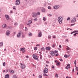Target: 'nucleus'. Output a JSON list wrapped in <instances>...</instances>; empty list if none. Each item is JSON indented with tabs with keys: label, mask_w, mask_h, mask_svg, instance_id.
<instances>
[{
	"label": "nucleus",
	"mask_w": 78,
	"mask_h": 78,
	"mask_svg": "<svg viewBox=\"0 0 78 78\" xmlns=\"http://www.w3.org/2000/svg\"><path fill=\"white\" fill-rule=\"evenodd\" d=\"M58 20L59 23H62V17L61 16L58 17Z\"/></svg>",
	"instance_id": "obj_1"
},
{
	"label": "nucleus",
	"mask_w": 78,
	"mask_h": 78,
	"mask_svg": "<svg viewBox=\"0 0 78 78\" xmlns=\"http://www.w3.org/2000/svg\"><path fill=\"white\" fill-rule=\"evenodd\" d=\"M21 64V68L22 69H25V67H26V66L25 65L22 64L21 63H20Z\"/></svg>",
	"instance_id": "obj_2"
},
{
	"label": "nucleus",
	"mask_w": 78,
	"mask_h": 78,
	"mask_svg": "<svg viewBox=\"0 0 78 78\" xmlns=\"http://www.w3.org/2000/svg\"><path fill=\"white\" fill-rule=\"evenodd\" d=\"M59 8V5H55L53 7V9H58Z\"/></svg>",
	"instance_id": "obj_3"
},
{
	"label": "nucleus",
	"mask_w": 78,
	"mask_h": 78,
	"mask_svg": "<svg viewBox=\"0 0 78 78\" xmlns=\"http://www.w3.org/2000/svg\"><path fill=\"white\" fill-rule=\"evenodd\" d=\"M22 31H20L19 33L17 35V37L19 38L20 37V34H22Z\"/></svg>",
	"instance_id": "obj_4"
},
{
	"label": "nucleus",
	"mask_w": 78,
	"mask_h": 78,
	"mask_svg": "<svg viewBox=\"0 0 78 78\" xmlns=\"http://www.w3.org/2000/svg\"><path fill=\"white\" fill-rule=\"evenodd\" d=\"M76 17H74L73 20L71 21V23H75L76 22Z\"/></svg>",
	"instance_id": "obj_5"
},
{
	"label": "nucleus",
	"mask_w": 78,
	"mask_h": 78,
	"mask_svg": "<svg viewBox=\"0 0 78 78\" xmlns=\"http://www.w3.org/2000/svg\"><path fill=\"white\" fill-rule=\"evenodd\" d=\"M10 31L9 30H7L6 32V35L7 36H9V34H10Z\"/></svg>",
	"instance_id": "obj_6"
},
{
	"label": "nucleus",
	"mask_w": 78,
	"mask_h": 78,
	"mask_svg": "<svg viewBox=\"0 0 78 78\" xmlns=\"http://www.w3.org/2000/svg\"><path fill=\"white\" fill-rule=\"evenodd\" d=\"M33 57L34 59L38 60V59H37V56L36 55L34 54L33 55Z\"/></svg>",
	"instance_id": "obj_7"
},
{
	"label": "nucleus",
	"mask_w": 78,
	"mask_h": 78,
	"mask_svg": "<svg viewBox=\"0 0 78 78\" xmlns=\"http://www.w3.org/2000/svg\"><path fill=\"white\" fill-rule=\"evenodd\" d=\"M48 69L47 68L44 69L43 71V72L45 73H48Z\"/></svg>",
	"instance_id": "obj_8"
},
{
	"label": "nucleus",
	"mask_w": 78,
	"mask_h": 78,
	"mask_svg": "<svg viewBox=\"0 0 78 78\" xmlns=\"http://www.w3.org/2000/svg\"><path fill=\"white\" fill-rule=\"evenodd\" d=\"M50 54L52 55L53 56H55V54L54 52V51H51L50 52Z\"/></svg>",
	"instance_id": "obj_9"
},
{
	"label": "nucleus",
	"mask_w": 78,
	"mask_h": 78,
	"mask_svg": "<svg viewBox=\"0 0 78 78\" xmlns=\"http://www.w3.org/2000/svg\"><path fill=\"white\" fill-rule=\"evenodd\" d=\"M19 4H20V1L19 0H16L15 5H19Z\"/></svg>",
	"instance_id": "obj_10"
},
{
	"label": "nucleus",
	"mask_w": 78,
	"mask_h": 78,
	"mask_svg": "<svg viewBox=\"0 0 78 78\" xmlns=\"http://www.w3.org/2000/svg\"><path fill=\"white\" fill-rule=\"evenodd\" d=\"M8 70L9 72V73H12V74L14 73V71L13 70H11V69H9Z\"/></svg>",
	"instance_id": "obj_11"
},
{
	"label": "nucleus",
	"mask_w": 78,
	"mask_h": 78,
	"mask_svg": "<svg viewBox=\"0 0 78 78\" xmlns=\"http://www.w3.org/2000/svg\"><path fill=\"white\" fill-rule=\"evenodd\" d=\"M41 12H45V8L44 7H42V9H41Z\"/></svg>",
	"instance_id": "obj_12"
},
{
	"label": "nucleus",
	"mask_w": 78,
	"mask_h": 78,
	"mask_svg": "<svg viewBox=\"0 0 78 78\" xmlns=\"http://www.w3.org/2000/svg\"><path fill=\"white\" fill-rule=\"evenodd\" d=\"M37 16V13H35V12L33 13L32 17H36Z\"/></svg>",
	"instance_id": "obj_13"
},
{
	"label": "nucleus",
	"mask_w": 78,
	"mask_h": 78,
	"mask_svg": "<svg viewBox=\"0 0 78 78\" xmlns=\"http://www.w3.org/2000/svg\"><path fill=\"white\" fill-rule=\"evenodd\" d=\"M5 16L7 20H9V16L8 15H5Z\"/></svg>",
	"instance_id": "obj_14"
},
{
	"label": "nucleus",
	"mask_w": 78,
	"mask_h": 78,
	"mask_svg": "<svg viewBox=\"0 0 78 78\" xmlns=\"http://www.w3.org/2000/svg\"><path fill=\"white\" fill-rule=\"evenodd\" d=\"M67 66L66 67V69H69L70 68V64H67Z\"/></svg>",
	"instance_id": "obj_15"
},
{
	"label": "nucleus",
	"mask_w": 78,
	"mask_h": 78,
	"mask_svg": "<svg viewBox=\"0 0 78 78\" xmlns=\"http://www.w3.org/2000/svg\"><path fill=\"white\" fill-rule=\"evenodd\" d=\"M50 49H51V48L50 47H46V50H48L49 51H50Z\"/></svg>",
	"instance_id": "obj_16"
},
{
	"label": "nucleus",
	"mask_w": 78,
	"mask_h": 78,
	"mask_svg": "<svg viewBox=\"0 0 78 78\" xmlns=\"http://www.w3.org/2000/svg\"><path fill=\"white\" fill-rule=\"evenodd\" d=\"M42 36V32H40L38 34V36L39 37H41Z\"/></svg>",
	"instance_id": "obj_17"
},
{
	"label": "nucleus",
	"mask_w": 78,
	"mask_h": 78,
	"mask_svg": "<svg viewBox=\"0 0 78 78\" xmlns=\"http://www.w3.org/2000/svg\"><path fill=\"white\" fill-rule=\"evenodd\" d=\"M2 28H6V24H4L2 25Z\"/></svg>",
	"instance_id": "obj_18"
},
{
	"label": "nucleus",
	"mask_w": 78,
	"mask_h": 78,
	"mask_svg": "<svg viewBox=\"0 0 78 78\" xmlns=\"http://www.w3.org/2000/svg\"><path fill=\"white\" fill-rule=\"evenodd\" d=\"M25 48H21L20 49V51H23V50H25Z\"/></svg>",
	"instance_id": "obj_19"
},
{
	"label": "nucleus",
	"mask_w": 78,
	"mask_h": 78,
	"mask_svg": "<svg viewBox=\"0 0 78 78\" xmlns=\"http://www.w3.org/2000/svg\"><path fill=\"white\" fill-rule=\"evenodd\" d=\"M9 74H6L5 76V78H9Z\"/></svg>",
	"instance_id": "obj_20"
},
{
	"label": "nucleus",
	"mask_w": 78,
	"mask_h": 78,
	"mask_svg": "<svg viewBox=\"0 0 78 78\" xmlns=\"http://www.w3.org/2000/svg\"><path fill=\"white\" fill-rule=\"evenodd\" d=\"M28 23H30V24L32 23V21H31V20H29L28 21Z\"/></svg>",
	"instance_id": "obj_21"
},
{
	"label": "nucleus",
	"mask_w": 78,
	"mask_h": 78,
	"mask_svg": "<svg viewBox=\"0 0 78 78\" xmlns=\"http://www.w3.org/2000/svg\"><path fill=\"white\" fill-rule=\"evenodd\" d=\"M41 51H45V48L44 47H42L41 48Z\"/></svg>",
	"instance_id": "obj_22"
},
{
	"label": "nucleus",
	"mask_w": 78,
	"mask_h": 78,
	"mask_svg": "<svg viewBox=\"0 0 78 78\" xmlns=\"http://www.w3.org/2000/svg\"><path fill=\"white\" fill-rule=\"evenodd\" d=\"M64 57L65 58H69V56H67V55H65L64 56Z\"/></svg>",
	"instance_id": "obj_23"
},
{
	"label": "nucleus",
	"mask_w": 78,
	"mask_h": 78,
	"mask_svg": "<svg viewBox=\"0 0 78 78\" xmlns=\"http://www.w3.org/2000/svg\"><path fill=\"white\" fill-rule=\"evenodd\" d=\"M3 43L2 42L0 43V47H2L3 45Z\"/></svg>",
	"instance_id": "obj_24"
},
{
	"label": "nucleus",
	"mask_w": 78,
	"mask_h": 78,
	"mask_svg": "<svg viewBox=\"0 0 78 78\" xmlns=\"http://www.w3.org/2000/svg\"><path fill=\"white\" fill-rule=\"evenodd\" d=\"M34 50H37V47H35L34 48Z\"/></svg>",
	"instance_id": "obj_25"
},
{
	"label": "nucleus",
	"mask_w": 78,
	"mask_h": 78,
	"mask_svg": "<svg viewBox=\"0 0 78 78\" xmlns=\"http://www.w3.org/2000/svg\"><path fill=\"white\" fill-rule=\"evenodd\" d=\"M22 38H25V35H22Z\"/></svg>",
	"instance_id": "obj_26"
},
{
	"label": "nucleus",
	"mask_w": 78,
	"mask_h": 78,
	"mask_svg": "<svg viewBox=\"0 0 78 78\" xmlns=\"http://www.w3.org/2000/svg\"><path fill=\"white\" fill-rule=\"evenodd\" d=\"M16 34V32L15 31L13 33V36H14Z\"/></svg>",
	"instance_id": "obj_27"
},
{
	"label": "nucleus",
	"mask_w": 78,
	"mask_h": 78,
	"mask_svg": "<svg viewBox=\"0 0 78 78\" xmlns=\"http://www.w3.org/2000/svg\"><path fill=\"white\" fill-rule=\"evenodd\" d=\"M59 64H60V62H57V63H56V65H57V66H58V65H59Z\"/></svg>",
	"instance_id": "obj_28"
},
{
	"label": "nucleus",
	"mask_w": 78,
	"mask_h": 78,
	"mask_svg": "<svg viewBox=\"0 0 78 78\" xmlns=\"http://www.w3.org/2000/svg\"><path fill=\"white\" fill-rule=\"evenodd\" d=\"M54 53H58V51H56V50H55L54 51Z\"/></svg>",
	"instance_id": "obj_29"
},
{
	"label": "nucleus",
	"mask_w": 78,
	"mask_h": 78,
	"mask_svg": "<svg viewBox=\"0 0 78 78\" xmlns=\"http://www.w3.org/2000/svg\"><path fill=\"white\" fill-rule=\"evenodd\" d=\"M29 35L30 36H32V34L31 33H29Z\"/></svg>",
	"instance_id": "obj_30"
},
{
	"label": "nucleus",
	"mask_w": 78,
	"mask_h": 78,
	"mask_svg": "<svg viewBox=\"0 0 78 78\" xmlns=\"http://www.w3.org/2000/svg\"><path fill=\"white\" fill-rule=\"evenodd\" d=\"M52 47L53 48H55V44H54L52 45Z\"/></svg>",
	"instance_id": "obj_31"
},
{
	"label": "nucleus",
	"mask_w": 78,
	"mask_h": 78,
	"mask_svg": "<svg viewBox=\"0 0 78 78\" xmlns=\"http://www.w3.org/2000/svg\"><path fill=\"white\" fill-rule=\"evenodd\" d=\"M13 9H15V10H16V6H14L13 7Z\"/></svg>",
	"instance_id": "obj_32"
},
{
	"label": "nucleus",
	"mask_w": 78,
	"mask_h": 78,
	"mask_svg": "<svg viewBox=\"0 0 78 78\" xmlns=\"http://www.w3.org/2000/svg\"><path fill=\"white\" fill-rule=\"evenodd\" d=\"M48 9H51V7H50V6H48Z\"/></svg>",
	"instance_id": "obj_33"
},
{
	"label": "nucleus",
	"mask_w": 78,
	"mask_h": 78,
	"mask_svg": "<svg viewBox=\"0 0 78 78\" xmlns=\"http://www.w3.org/2000/svg\"><path fill=\"white\" fill-rule=\"evenodd\" d=\"M38 78H42V75H39L38 76Z\"/></svg>",
	"instance_id": "obj_34"
},
{
	"label": "nucleus",
	"mask_w": 78,
	"mask_h": 78,
	"mask_svg": "<svg viewBox=\"0 0 78 78\" xmlns=\"http://www.w3.org/2000/svg\"><path fill=\"white\" fill-rule=\"evenodd\" d=\"M3 66H5V62L3 63Z\"/></svg>",
	"instance_id": "obj_35"
},
{
	"label": "nucleus",
	"mask_w": 78,
	"mask_h": 78,
	"mask_svg": "<svg viewBox=\"0 0 78 78\" xmlns=\"http://www.w3.org/2000/svg\"><path fill=\"white\" fill-rule=\"evenodd\" d=\"M44 6H47V3L45 2L44 4Z\"/></svg>",
	"instance_id": "obj_36"
},
{
	"label": "nucleus",
	"mask_w": 78,
	"mask_h": 78,
	"mask_svg": "<svg viewBox=\"0 0 78 78\" xmlns=\"http://www.w3.org/2000/svg\"><path fill=\"white\" fill-rule=\"evenodd\" d=\"M25 31H28V28H27V27H26L25 28Z\"/></svg>",
	"instance_id": "obj_37"
},
{
	"label": "nucleus",
	"mask_w": 78,
	"mask_h": 78,
	"mask_svg": "<svg viewBox=\"0 0 78 78\" xmlns=\"http://www.w3.org/2000/svg\"><path fill=\"white\" fill-rule=\"evenodd\" d=\"M34 21L35 22L36 21H37V18H35L34 20Z\"/></svg>",
	"instance_id": "obj_38"
},
{
	"label": "nucleus",
	"mask_w": 78,
	"mask_h": 78,
	"mask_svg": "<svg viewBox=\"0 0 78 78\" xmlns=\"http://www.w3.org/2000/svg\"><path fill=\"white\" fill-rule=\"evenodd\" d=\"M37 15H40V12H37Z\"/></svg>",
	"instance_id": "obj_39"
},
{
	"label": "nucleus",
	"mask_w": 78,
	"mask_h": 78,
	"mask_svg": "<svg viewBox=\"0 0 78 78\" xmlns=\"http://www.w3.org/2000/svg\"><path fill=\"white\" fill-rule=\"evenodd\" d=\"M75 33V31H73V32H71V34H73V33Z\"/></svg>",
	"instance_id": "obj_40"
},
{
	"label": "nucleus",
	"mask_w": 78,
	"mask_h": 78,
	"mask_svg": "<svg viewBox=\"0 0 78 78\" xmlns=\"http://www.w3.org/2000/svg\"><path fill=\"white\" fill-rule=\"evenodd\" d=\"M18 78L17 77H16V75H15V76H13V78Z\"/></svg>",
	"instance_id": "obj_41"
},
{
	"label": "nucleus",
	"mask_w": 78,
	"mask_h": 78,
	"mask_svg": "<svg viewBox=\"0 0 78 78\" xmlns=\"http://www.w3.org/2000/svg\"><path fill=\"white\" fill-rule=\"evenodd\" d=\"M43 76H47V74L45 73H44L43 74Z\"/></svg>",
	"instance_id": "obj_42"
},
{
	"label": "nucleus",
	"mask_w": 78,
	"mask_h": 78,
	"mask_svg": "<svg viewBox=\"0 0 78 78\" xmlns=\"http://www.w3.org/2000/svg\"><path fill=\"white\" fill-rule=\"evenodd\" d=\"M70 19V17H68L67 19V20H69Z\"/></svg>",
	"instance_id": "obj_43"
},
{
	"label": "nucleus",
	"mask_w": 78,
	"mask_h": 78,
	"mask_svg": "<svg viewBox=\"0 0 78 78\" xmlns=\"http://www.w3.org/2000/svg\"><path fill=\"white\" fill-rule=\"evenodd\" d=\"M55 77H56V78H58V74H57L55 76Z\"/></svg>",
	"instance_id": "obj_44"
},
{
	"label": "nucleus",
	"mask_w": 78,
	"mask_h": 78,
	"mask_svg": "<svg viewBox=\"0 0 78 78\" xmlns=\"http://www.w3.org/2000/svg\"><path fill=\"white\" fill-rule=\"evenodd\" d=\"M43 20H44V21H45V17H43Z\"/></svg>",
	"instance_id": "obj_45"
},
{
	"label": "nucleus",
	"mask_w": 78,
	"mask_h": 78,
	"mask_svg": "<svg viewBox=\"0 0 78 78\" xmlns=\"http://www.w3.org/2000/svg\"><path fill=\"white\" fill-rule=\"evenodd\" d=\"M75 25V23L71 24V26H73V25Z\"/></svg>",
	"instance_id": "obj_46"
},
{
	"label": "nucleus",
	"mask_w": 78,
	"mask_h": 78,
	"mask_svg": "<svg viewBox=\"0 0 78 78\" xmlns=\"http://www.w3.org/2000/svg\"><path fill=\"white\" fill-rule=\"evenodd\" d=\"M8 28H9V29H11L12 28V27H8Z\"/></svg>",
	"instance_id": "obj_47"
},
{
	"label": "nucleus",
	"mask_w": 78,
	"mask_h": 78,
	"mask_svg": "<svg viewBox=\"0 0 78 78\" xmlns=\"http://www.w3.org/2000/svg\"><path fill=\"white\" fill-rule=\"evenodd\" d=\"M14 25H18V23H15Z\"/></svg>",
	"instance_id": "obj_48"
},
{
	"label": "nucleus",
	"mask_w": 78,
	"mask_h": 78,
	"mask_svg": "<svg viewBox=\"0 0 78 78\" xmlns=\"http://www.w3.org/2000/svg\"><path fill=\"white\" fill-rule=\"evenodd\" d=\"M58 55H59V54H58V53H57L55 55L56 56H58Z\"/></svg>",
	"instance_id": "obj_49"
},
{
	"label": "nucleus",
	"mask_w": 78,
	"mask_h": 78,
	"mask_svg": "<svg viewBox=\"0 0 78 78\" xmlns=\"http://www.w3.org/2000/svg\"><path fill=\"white\" fill-rule=\"evenodd\" d=\"M48 38H49V39H50V38H51V36L50 35H49L48 37Z\"/></svg>",
	"instance_id": "obj_50"
},
{
	"label": "nucleus",
	"mask_w": 78,
	"mask_h": 78,
	"mask_svg": "<svg viewBox=\"0 0 78 78\" xmlns=\"http://www.w3.org/2000/svg\"><path fill=\"white\" fill-rule=\"evenodd\" d=\"M76 60H75V61H74V64H75V66H76Z\"/></svg>",
	"instance_id": "obj_51"
},
{
	"label": "nucleus",
	"mask_w": 78,
	"mask_h": 78,
	"mask_svg": "<svg viewBox=\"0 0 78 78\" xmlns=\"http://www.w3.org/2000/svg\"><path fill=\"white\" fill-rule=\"evenodd\" d=\"M66 49H67V50H70V48H69V47H68V48H66Z\"/></svg>",
	"instance_id": "obj_52"
},
{
	"label": "nucleus",
	"mask_w": 78,
	"mask_h": 78,
	"mask_svg": "<svg viewBox=\"0 0 78 78\" xmlns=\"http://www.w3.org/2000/svg\"><path fill=\"white\" fill-rule=\"evenodd\" d=\"M51 67L53 69H54V68H55V66H51Z\"/></svg>",
	"instance_id": "obj_53"
},
{
	"label": "nucleus",
	"mask_w": 78,
	"mask_h": 78,
	"mask_svg": "<svg viewBox=\"0 0 78 78\" xmlns=\"http://www.w3.org/2000/svg\"><path fill=\"white\" fill-rule=\"evenodd\" d=\"M25 51H26L25 50H24L23 51L22 53H25Z\"/></svg>",
	"instance_id": "obj_54"
},
{
	"label": "nucleus",
	"mask_w": 78,
	"mask_h": 78,
	"mask_svg": "<svg viewBox=\"0 0 78 78\" xmlns=\"http://www.w3.org/2000/svg\"><path fill=\"white\" fill-rule=\"evenodd\" d=\"M36 46H37V47H39L40 46V44H38L36 45Z\"/></svg>",
	"instance_id": "obj_55"
},
{
	"label": "nucleus",
	"mask_w": 78,
	"mask_h": 78,
	"mask_svg": "<svg viewBox=\"0 0 78 78\" xmlns=\"http://www.w3.org/2000/svg\"><path fill=\"white\" fill-rule=\"evenodd\" d=\"M40 59H42V55H40Z\"/></svg>",
	"instance_id": "obj_56"
},
{
	"label": "nucleus",
	"mask_w": 78,
	"mask_h": 78,
	"mask_svg": "<svg viewBox=\"0 0 78 78\" xmlns=\"http://www.w3.org/2000/svg\"><path fill=\"white\" fill-rule=\"evenodd\" d=\"M76 33H75L74 34H73V36H76Z\"/></svg>",
	"instance_id": "obj_57"
},
{
	"label": "nucleus",
	"mask_w": 78,
	"mask_h": 78,
	"mask_svg": "<svg viewBox=\"0 0 78 78\" xmlns=\"http://www.w3.org/2000/svg\"><path fill=\"white\" fill-rule=\"evenodd\" d=\"M55 62H58V60H55Z\"/></svg>",
	"instance_id": "obj_58"
},
{
	"label": "nucleus",
	"mask_w": 78,
	"mask_h": 78,
	"mask_svg": "<svg viewBox=\"0 0 78 78\" xmlns=\"http://www.w3.org/2000/svg\"><path fill=\"white\" fill-rule=\"evenodd\" d=\"M30 23H28L27 24V25H29V26H30Z\"/></svg>",
	"instance_id": "obj_59"
},
{
	"label": "nucleus",
	"mask_w": 78,
	"mask_h": 78,
	"mask_svg": "<svg viewBox=\"0 0 78 78\" xmlns=\"http://www.w3.org/2000/svg\"><path fill=\"white\" fill-rule=\"evenodd\" d=\"M59 60H60V61H62V59H60Z\"/></svg>",
	"instance_id": "obj_60"
},
{
	"label": "nucleus",
	"mask_w": 78,
	"mask_h": 78,
	"mask_svg": "<svg viewBox=\"0 0 78 78\" xmlns=\"http://www.w3.org/2000/svg\"><path fill=\"white\" fill-rule=\"evenodd\" d=\"M13 12V11H11L10 12V13L11 14V13H12Z\"/></svg>",
	"instance_id": "obj_61"
},
{
	"label": "nucleus",
	"mask_w": 78,
	"mask_h": 78,
	"mask_svg": "<svg viewBox=\"0 0 78 78\" xmlns=\"http://www.w3.org/2000/svg\"><path fill=\"white\" fill-rule=\"evenodd\" d=\"M48 16H51V15L50 14H48Z\"/></svg>",
	"instance_id": "obj_62"
},
{
	"label": "nucleus",
	"mask_w": 78,
	"mask_h": 78,
	"mask_svg": "<svg viewBox=\"0 0 78 78\" xmlns=\"http://www.w3.org/2000/svg\"><path fill=\"white\" fill-rule=\"evenodd\" d=\"M55 36H53V38H55Z\"/></svg>",
	"instance_id": "obj_63"
},
{
	"label": "nucleus",
	"mask_w": 78,
	"mask_h": 78,
	"mask_svg": "<svg viewBox=\"0 0 78 78\" xmlns=\"http://www.w3.org/2000/svg\"><path fill=\"white\" fill-rule=\"evenodd\" d=\"M76 17H78V14H77L76 16Z\"/></svg>",
	"instance_id": "obj_64"
}]
</instances>
